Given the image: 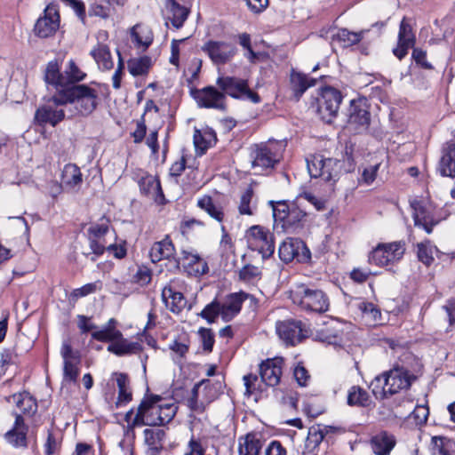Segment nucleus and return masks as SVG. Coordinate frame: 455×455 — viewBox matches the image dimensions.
Here are the masks:
<instances>
[{
    "label": "nucleus",
    "instance_id": "1",
    "mask_svg": "<svg viewBox=\"0 0 455 455\" xmlns=\"http://www.w3.org/2000/svg\"><path fill=\"white\" fill-rule=\"evenodd\" d=\"M178 407L173 403H163L158 397L141 401L134 414L133 409L126 412L124 419L128 427L141 426H164L176 415Z\"/></svg>",
    "mask_w": 455,
    "mask_h": 455
},
{
    "label": "nucleus",
    "instance_id": "2",
    "mask_svg": "<svg viewBox=\"0 0 455 455\" xmlns=\"http://www.w3.org/2000/svg\"><path fill=\"white\" fill-rule=\"evenodd\" d=\"M290 298L293 304L306 312L323 314L330 307V299L325 291L312 284H296L291 290Z\"/></svg>",
    "mask_w": 455,
    "mask_h": 455
},
{
    "label": "nucleus",
    "instance_id": "3",
    "mask_svg": "<svg viewBox=\"0 0 455 455\" xmlns=\"http://www.w3.org/2000/svg\"><path fill=\"white\" fill-rule=\"evenodd\" d=\"M273 217L276 226L281 225L283 231L295 233L303 228L307 212L300 209L299 203L287 204L285 201L270 202Z\"/></svg>",
    "mask_w": 455,
    "mask_h": 455
},
{
    "label": "nucleus",
    "instance_id": "4",
    "mask_svg": "<svg viewBox=\"0 0 455 455\" xmlns=\"http://www.w3.org/2000/svg\"><path fill=\"white\" fill-rule=\"evenodd\" d=\"M62 93L61 99L75 108L72 116H89L97 107V92L85 84L73 85L62 90Z\"/></svg>",
    "mask_w": 455,
    "mask_h": 455
},
{
    "label": "nucleus",
    "instance_id": "5",
    "mask_svg": "<svg viewBox=\"0 0 455 455\" xmlns=\"http://www.w3.org/2000/svg\"><path fill=\"white\" fill-rule=\"evenodd\" d=\"M217 396L218 392L215 387L210 380L203 379L193 387L189 395L186 398V404L192 414H203Z\"/></svg>",
    "mask_w": 455,
    "mask_h": 455
},
{
    "label": "nucleus",
    "instance_id": "6",
    "mask_svg": "<svg viewBox=\"0 0 455 455\" xmlns=\"http://www.w3.org/2000/svg\"><path fill=\"white\" fill-rule=\"evenodd\" d=\"M248 247L257 251L263 259L271 257L275 252V239L273 233L263 226L251 227L245 233Z\"/></svg>",
    "mask_w": 455,
    "mask_h": 455
},
{
    "label": "nucleus",
    "instance_id": "7",
    "mask_svg": "<svg viewBox=\"0 0 455 455\" xmlns=\"http://www.w3.org/2000/svg\"><path fill=\"white\" fill-rule=\"evenodd\" d=\"M216 84L224 94L232 98L248 100L253 103L260 101L259 94L249 88L248 82L245 79L235 76H220Z\"/></svg>",
    "mask_w": 455,
    "mask_h": 455
},
{
    "label": "nucleus",
    "instance_id": "8",
    "mask_svg": "<svg viewBox=\"0 0 455 455\" xmlns=\"http://www.w3.org/2000/svg\"><path fill=\"white\" fill-rule=\"evenodd\" d=\"M412 209L414 225L423 228L427 234H431L433 228L445 217L438 214L437 210L431 204L413 199L410 203Z\"/></svg>",
    "mask_w": 455,
    "mask_h": 455
},
{
    "label": "nucleus",
    "instance_id": "9",
    "mask_svg": "<svg viewBox=\"0 0 455 455\" xmlns=\"http://www.w3.org/2000/svg\"><path fill=\"white\" fill-rule=\"evenodd\" d=\"M405 250V243L401 241L379 243L371 252L369 261L379 267L392 265L403 257Z\"/></svg>",
    "mask_w": 455,
    "mask_h": 455
},
{
    "label": "nucleus",
    "instance_id": "10",
    "mask_svg": "<svg viewBox=\"0 0 455 455\" xmlns=\"http://www.w3.org/2000/svg\"><path fill=\"white\" fill-rule=\"evenodd\" d=\"M307 166L311 178H320L323 181H335L340 170V162L334 158H323L314 156L307 160Z\"/></svg>",
    "mask_w": 455,
    "mask_h": 455
},
{
    "label": "nucleus",
    "instance_id": "11",
    "mask_svg": "<svg viewBox=\"0 0 455 455\" xmlns=\"http://www.w3.org/2000/svg\"><path fill=\"white\" fill-rule=\"evenodd\" d=\"M62 97L60 91L36 110L35 117L40 124L55 126L65 118V112L60 107L67 104L65 100H60Z\"/></svg>",
    "mask_w": 455,
    "mask_h": 455
},
{
    "label": "nucleus",
    "instance_id": "12",
    "mask_svg": "<svg viewBox=\"0 0 455 455\" xmlns=\"http://www.w3.org/2000/svg\"><path fill=\"white\" fill-rule=\"evenodd\" d=\"M341 101L342 95L339 91L331 86L323 88L317 100V110L322 119L331 123L338 114Z\"/></svg>",
    "mask_w": 455,
    "mask_h": 455
},
{
    "label": "nucleus",
    "instance_id": "13",
    "mask_svg": "<svg viewBox=\"0 0 455 455\" xmlns=\"http://www.w3.org/2000/svg\"><path fill=\"white\" fill-rule=\"evenodd\" d=\"M60 355L63 359V381L76 383L80 374V352L74 350L68 340H64L60 348Z\"/></svg>",
    "mask_w": 455,
    "mask_h": 455
},
{
    "label": "nucleus",
    "instance_id": "14",
    "mask_svg": "<svg viewBox=\"0 0 455 455\" xmlns=\"http://www.w3.org/2000/svg\"><path fill=\"white\" fill-rule=\"evenodd\" d=\"M205 52L215 65H225L228 63L236 53L234 44L225 41L208 40L202 46Z\"/></svg>",
    "mask_w": 455,
    "mask_h": 455
},
{
    "label": "nucleus",
    "instance_id": "15",
    "mask_svg": "<svg viewBox=\"0 0 455 455\" xmlns=\"http://www.w3.org/2000/svg\"><path fill=\"white\" fill-rule=\"evenodd\" d=\"M279 257L283 262H291L297 259L299 262H306L310 259L311 253L303 241L296 238H287L278 250Z\"/></svg>",
    "mask_w": 455,
    "mask_h": 455
},
{
    "label": "nucleus",
    "instance_id": "16",
    "mask_svg": "<svg viewBox=\"0 0 455 455\" xmlns=\"http://www.w3.org/2000/svg\"><path fill=\"white\" fill-rule=\"evenodd\" d=\"M386 390L389 395L407 389L411 385L414 377L404 368L396 367L383 373Z\"/></svg>",
    "mask_w": 455,
    "mask_h": 455
},
{
    "label": "nucleus",
    "instance_id": "17",
    "mask_svg": "<svg viewBox=\"0 0 455 455\" xmlns=\"http://www.w3.org/2000/svg\"><path fill=\"white\" fill-rule=\"evenodd\" d=\"M348 125L356 132L367 130L370 124V113L364 100H353L348 109Z\"/></svg>",
    "mask_w": 455,
    "mask_h": 455
},
{
    "label": "nucleus",
    "instance_id": "18",
    "mask_svg": "<svg viewBox=\"0 0 455 455\" xmlns=\"http://www.w3.org/2000/svg\"><path fill=\"white\" fill-rule=\"evenodd\" d=\"M60 26V15L55 6L48 5L34 28L35 34L42 38L52 36Z\"/></svg>",
    "mask_w": 455,
    "mask_h": 455
},
{
    "label": "nucleus",
    "instance_id": "19",
    "mask_svg": "<svg viewBox=\"0 0 455 455\" xmlns=\"http://www.w3.org/2000/svg\"><path fill=\"white\" fill-rule=\"evenodd\" d=\"M198 106L206 108L225 109L226 96L213 86H206L192 92Z\"/></svg>",
    "mask_w": 455,
    "mask_h": 455
},
{
    "label": "nucleus",
    "instance_id": "20",
    "mask_svg": "<svg viewBox=\"0 0 455 455\" xmlns=\"http://www.w3.org/2000/svg\"><path fill=\"white\" fill-rule=\"evenodd\" d=\"M149 257L154 263L166 259L175 268L180 267V259L176 258V250L169 235L153 243L149 251Z\"/></svg>",
    "mask_w": 455,
    "mask_h": 455
},
{
    "label": "nucleus",
    "instance_id": "21",
    "mask_svg": "<svg viewBox=\"0 0 455 455\" xmlns=\"http://www.w3.org/2000/svg\"><path fill=\"white\" fill-rule=\"evenodd\" d=\"M108 36L107 31H99L97 34L98 43L90 52L91 56L96 61L98 67L103 70H110L114 67L109 46L104 43V41L108 39Z\"/></svg>",
    "mask_w": 455,
    "mask_h": 455
},
{
    "label": "nucleus",
    "instance_id": "22",
    "mask_svg": "<svg viewBox=\"0 0 455 455\" xmlns=\"http://www.w3.org/2000/svg\"><path fill=\"white\" fill-rule=\"evenodd\" d=\"M28 431V423L21 414L15 413V420L12 427L8 430L4 438L10 445L15 448H27L28 439L27 435Z\"/></svg>",
    "mask_w": 455,
    "mask_h": 455
},
{
    "label": "nucleus",
    "instance_id": "23",
    "mask_svg": "<svg viewBox=\"0 0 455 455\" xmlns=\"http://www.w3.org/2000/svg\"><path fill=\"white\" fill-rule=\"evenodd\" d=\"M416 43V36L411 24L403 18L399 26L397 45L393 49L394 55L398 60H403L408 53L410 48H413Z\"/></svg>",
    "mask_w": 455,
    "mask_h": 455
},
{
    "label": "nucleus",
    "instance_id": "24",
    "mask_svg": "<svg viewBox=\"0 0 455 455\" xmlns=\"http://www.w3.org/2000/svg\"><path fill=\"white\" fill-rule=\"evenodd\" d=\"M283 361L280 357L267 359L259 365V375L262 382L269 387L279 384L282 376Z\"/></svg>",
    "mask_w": 455,
    "mask_h": 455
},
{
    "label": "nucleus",
    "instance_id": "25",
    "mask_svg": "<svg viewBox=\"0 0 455 455\" xmlns=\"http://www.w3.org/2000/svg\"><path fill=\"white\" fill-rule=\"evenodd\" d=\"M276 332L281 339L288 345H295L304 337L302 323L295 320H286L276 323Z\"/></svg>",
    "mask_w": 455,
    "mask_h": 455
},
{
    "label": "nucleus",
    "instance_id": "26",
    "mask_svg": "<svg viewBox=\"0 0 455 455\" xmlns=\"http://www.w3.org/2000/svg\"><path fill=\"white\" fill-rule=\"evenodd\" d=\"M279 155L265 145L255 146L251 152V165L261 170L273 168L279 162Z\"/></svg>",
    "mask_w": 455,
    "mask_h": 455
},
{
    "label": "nucleus",
    "instance_id": "27",
    "mask_svg": "<svg viewBox=\"0 0 455 455\" xmlns=\"http://www.w3.org/2000/svg\"><path fill=\"white\" fill-rule=\"evenodd\" d=\"M249 297L250 295L243 291L228 295L225 300L220 303L222 319L225 322L232 320L240 312L243 302Z\"/></svg>",
    "mask_w": 455,
    "mask_h": 455
},
{
    "label": "nucleus",
    "instance_id": "28",
    "mask_svg": "<svg viewBox=\"0 0 455 455\" xmlns=\"http://www.w3.org/2000/svg\"><path fill=\"white\" fill-rule=\"evenodd\" d=\"M437 171L443 177L455 178V141L450 140L443 146Z\"/></svg>",
    "mask_w": 455,
    "mask_h": 455
},
{
    "label": "nucleus",
    "instance_id": "29",
    "mask_svg": "<svg viewBox=\"0 0 455 455\" xmlns=\"http://www.w3.org/2000/svg\"><path fill=\"white\" fill-rule=\"evenodd\" d=\"M370 444L375 455H389L396 444V438L387 431H380L371 438Z\"/></svg>",
    "mask_w": 455,
    "mask_h": 455
},
{
    "label": "nucleus",
    "instance_id": "30",
    "mask_svg": "<svg viewBox=\"0 0 455 455\" xmlns=\"http://www.w3.org/2000/svg\"><path fill=\"white\" fill-rule=\"evenodd\" d=\"M11 400L20 410L19 414L24 417L25 421L32 418L37 411L36 400L28 392L15 394L10 398ZM15 413L18 411L13 414L15 415Z\"/></svg>",
    "mask_w": 455,
    "mask_h": 455
},
{
    "label": "nucleus",
    "instance_id": "31",
    "mask_svg": "<svg viewBox=\"0 0 455 455\" xmlns=\"http://www.w3.org/2000/svg\"><path fill=\"white\" fill-rule=\"evenodd\" d=\"M162 299L166 307L174 314H179L187 305L183 294L174 291L171 286H165L162 291Z\"/></svg>",
    "mask_w": 455,
    "mask_h": 455
},
{
    "label": "nucleus",
    "instance_id": "32",
    "mask_svg": "<svg viewBox=\"0 0 455 455\" xmlns=\"http://www.w3.org/2000/svg\"><path fill=\"white\" fill-rule=\"evenodd\" d=\"M193 139L196 150L200 156L204 155L217 140L215 132L209 128L202 131L196 130Z\"/></svg>",
    "mask_w": 455,
    "mask_h": 455
},
{
    "label": "nucleus",
    "instance_id": "33",
    "mask_svg": "<svg viewBox=\"0 0 455 455\" xmlns=\"http://www.w3.org/2000/svg\"><path fill=\"white\" fill-rule=\"evenodd\" d=\"M263 443L258 434L249 433L239 439V455H259Z\"/></svg>",
    "mask_w": 455,
    "mask_h": 455
},
{
    "label": "nucleus",
    "instance_id": "34",
    "mask_svg": "<svg viewBox=\"0 0 455 455\" xmlns=\"http://www.w3.org/2000/svg\"><path fill=\"white\" fill-rule=\"evenodd\" d=\"M316 80L307 76L292 70L290 76V84L295 97L299 100L302 94L311 86H314Z\"/></svg>",
    "mask_w": 455,
    "mask_h": 455
},
{
    "label": "nucleus",
    "instance_id": "35",
    "mask_svg": "<svg viewBox=\"0 0 455 455\" xmlns=\"http://www.w3.org/2000/svg\"><path fill=\"white\" fill-rule=\"evenodd\" d=\"M83 182V174L79 167L74 164L64 166L61 173V183L68 189L80 187Z\"/></svg>",
    "mask_w": 455,
    "mask_h": 455
},
{
    "label": "nucleus",
    "instance_id": "36",
    "mask_svg": "<svg viewBox=\"0 0 455 455\" xmlns=\"http://www.w3.org/2000/svg\"><path fill=\"white\" fill-rule=\"evenodd\" d=\"M178 259H180V265L182 264L185 267H189V271L196 275H204L207 272L206 263L197 254L182 251L181 257Z\"/></svg>",
    "mask_w": 455,
    "mask_h": 455
},
{
    "label": "nucleus",
    "instance_id": "37",
    "mask_svg": "<svg viewBox=\"0 0 455 455\" xmlns=\"http://www.w3.org/2000/svg\"><path fill=\"white\" fill-rule=\"evenodd\" d=\"M166 7L169 12L168 20L172 26L176 28H181L188 16V10L175 0H166Z\"/></svg>",
    "mask_w": 455,
    "mask_h": 455
},
{
    "label": "nucleus",
    "instance_id": "38",
    "mask_svg": "<svg viewBox=\"0 0 455 455\" xmlns=\"http://www.w3.org/2000/svg\"><path fill=\"white\" fill-rule=\"evenodd\" d=\"M44 79L47 84L53 85L60 92L65 90L64 73L60 72V67L56 60L47 64Z\"/></svg>",
    "mask_w": 455,
    "mask_h": 455
},
{
    "label": "nucleus",
    "instance_id": "39",
    "mask_svg": "<svg viewBox=\"0 0 455 455\" xmlns=\"http://www.w3.org/2000/svg\"><path fill=\"white\" fill-rule=\"evenodd\" d=\"M116 321L114 318L109 319L108 323L101 330L92 333V339L102 342H113L122 337V333L116 328Z\"/></svg>",
    "mask_w": 455,
    "mask_h": 455
},
{
    "label": "nucleus",
    "instance_id": "40",
    "mask_svg": "<svg viewBox=\"0 0 455 455\" xmlns=\"http://www.w3.org/2000/svg\"><path fill=\"white\" fill-rule=\"evenodd\" d=\"M131 36L133 42L139 46L147 49L153 42V32L148 26L136 24L131 30Z\"/></svg>",
    "mask_w": 455,
    "mask_h": 455
},
{
    "label": "nucleus",
    "instance_id": "41",
    "mask_svg": "<svg viewBox=\"0 0 455 455\" xmlns=\"http://www.w3.org/2000/svg\"><path fill=\"white\" fill-rule=\"evenodd\" d=\"M197 206L217 221L221 222L223 220L224 212L221 205L218 202H215L211 196H204L198 199Z\"/></svg>",
    "mask_w": 455,
    "mask_h": 455
},
{
    "label": "nucleus",
    "instance_id": "42",
    "mask_svg": "<svg viewBox=\"0 0 455 455\" xmlns=\"http://www.w3.org/2000/svg\"><path fill=\"white\" fill-rule=\"evenodd\" d=\"M417 248V256L419 260L427 267L434 262V254L435 253V255L439 257V254L441 253L439 250L428 240L418 243Z\"/></svg>",
    "mask_w": 455,
    "mask_h": 455
},
{
    "label": "nucleus",
    "instance_id": "43",
    "mask_svg": "<svg viewBox=\"0 0 455 455\" xmlns=\"http://www.w3.org/2000/svg\"><path fill=\"white\" fill-rule=\"evenodd\" d=\"M371 403L368 393L358 386H353L347 393V404L350 406L366 407Z\"/></svg>",
    "mask_w": 455,
    "mask_h": 455
},
{
    "label": "nucleus",
    "instance_id": "44",
    "mask_svg": "<svg viewBox=\"0 0 455 455\" xmlns=\"http://www.w3.org/2000/svg\"><path fill=\"white\" fill-rule=\"evenodd\" d=\"M138 343H130L128 340L123 339V336L118 339L114 340L108 347V350L116 355H124L135 353L139 349Z\"/></svg>",
    "mask_w": 455,
    "mask_h": 455
},
{
    "label": "nucleus",
    "instance_id": "45",
    "mask_svg": "<svg viewBox=\"0 0 455 455\" xmlns=\"http://www.w3.org/2000/svg\"><path fill=\"white\" fill-rule=\"evenodd\" d=\"M86 74L83 72L74 62L70 60L64 71L65 89L73 86L74 84L84 79Z\"/></svg>",
    "mask_w": 455,
    "mask_h": 455
},
{
    "label": "nucleus",
    "instance_id": "46",
    "mask_svg": "<svg viewBox=\"0 0 455 455\" xmlns=\"http://www.w3.org/2000/svg\"><path fill=\"white\" fill-rule=\"evenodd\" d=\"M151 65V59L148 56L135 58L128 61V70L133 76H143L148 73Z\"/></svg>",
    "mask_w": 455,
    "mask_h": 455
},
{
    "label": "nucleus",
    "instance_id": "47",
    "mask_svg": "<svg viewBox=\"0 0 455 455\" xmlns=\"http://www.w3.org/2000/svg\"><path fill=\"white\" fill-rule=\"evenodd\" d=\"M433 455H453L454 443L447 438L434 436L431 440Z\"/></svg>",
    "mask_w": 455,
    "mask_h": 455
},
{
    "label": "nucleus",
    "instance_id": "48",
    "mask_svg": "<svg viewBox=\"0 0 455 455\" xmlns=\"http://www.w3.org/2000/svg\"><path fill=\"white\" fill-rule=\"evenodd\" d=\"M358 309L362 312L363 318L370 324H376L380 320V310L371 302L362 301L358 303Z\"/></svg>",
    "mask_w": 455,
    "mask_h": 455
},
{
    "label": "nucleus",
    "instance_id": "49",
    "mask_svg": "<svg viewBox=\"0 0 455 455\" xmlns=\"http://www.w3.org/2000/svg\"><path fill=\"white\" fill-rule=\"evenodd\" d=\"M147 445L154 451H159L162 449V441L164 437V431L161 429L146 428L143 432Z\"/></svg>",
    "mask_w": 455,
    "mask_h": 455
},
{
    "label": "nucleus",
    "instance_id": "50",
    "mask_svg": "<svg viewBox=\"0 0 455 455\" xmlns=\"http://www.w3.org/2000/svg\"><path fill=\"white\" fill-rule=\"evenodd\" d=\"M363 33V31L352 32L347 28H341L338 30L335 37L343 44L344 47H348L358 44L362 40Z\"/></svg>",
    "mask_w": 455,
    "mask_h": 455
},
{
    "label": "nucleus",
    "instance_id": "51",
    "mask_svg": "<svg viewBox=\"0 0 455 455\" xmlns=\"http://www.w3.org/2000/svg\"><path fill=\"white\" fill-rule=\"evenodd\" d=\"M327 428L328 427H321L320 426L310 427L307 437V445L312 448L317 447L328 433Z\"/></svg>",
    "mask_w": 455,
    "mask_h": 455
},
{
    "label": "nucleus",
    "instance_id": "52",
    "mask_svg": "<svg viewBox=\"0 0 455 455\" xmlns=\"http://www.w3.org/2000/svg\"><path fill=\"white\" fill-rule=\"evenodd\" d=\"M220 315L222 316V310L220 307V302L217 299H214L210 304L206 305L199 314V315L205 319L208 323H214Z\"/></svg>",
    "mask_w": 455,
    "mask_h": 455
},
{
    "label": "nucleus",
    "instance_id": "53",
    "mask_svg": "<svg viewBox=\"0 0 455 455\" xmlns=\"http://www.w3.org/2000/svg\"><path fill=\"white\" fill-rule=\"evenodd\" d=\"M100 282L86 283L80 288L73 290L70 293L69 299L73 301H76L79 298H83L89 294L94 293L96 291L100 290Z\"/></svg>",
    "mask_w": 455,
    "mask_h": 455
},
{
    "label": "nucleus",
    "instance_id": "54",
    "mask_svg": "<svg viewBox=\"0 0 455 455\" xmlns=\"http://www.w3.org/2000/svg\"><path fill=\"white\" fill-rule=\"evenodd\" d=\"M109 220L101 219L100 223H93L88 228L89 238L101 239L108 232Z\"/></svg>",
    "mask_w": 455,
    "mask_h": 455
},
{
    "label": "nucleus",
    "instance_id": "55",
    "mask_svg": "<svg viewBox=\"0 0 455 455\" xmlns=\"http://www.w3.org/2000/svg\"><path fill=\"white\" fill-rule=\"evenodd\" d=\"M261 272L258 267L246 265L239 271L240 280L251 283L260 278Z\"/></svg>",
    "mask_w": 455,
    "mask_h": 455
},
{
    "label": "nucleus",
    "instance_id": "56",
    "mask_svg": "<svg viewBox=\"0 0 455 455\" xmlns=\"http://www.w3.org/2000/svg\"><path fill=\"white\" fill-rule=\"evenodd\" d=\"M370 387L377 399H384L389 395L386 390L384 374L375 377L371 382Z\"/></svg>",
    "mask_w": 455,
    "mask_h": 455
},
{
    "label": "nucleus",
    "instance_id": "57",
    "mask_svg": "<svg viewBox=\"0 0 455 455\" xmlns=\"http://www.w3.org/2000/svg\"><path fill=\"white\" fill-rule=\"evenodd\" d=\"M61 447V440L52 432L49 431L44 443L45 455H56Z\"/></svg>",
    "mask_w": 455,
    "mask_h": 455
},
{
    "label": "nucleus",
    "instance_id": "58",
    "mask_svg": "<svg viewBox=\"0 0 455 455\" xmlns=\"http://www.w3.org/2000/svg\"><path fill=\"white\" fill-rule=\"evenodd\" d=\"M253 192L252 189L248 188L240 198V204L238 206V210L240 214L242 215H252L253 211L251 207V201L252 199Z\"/></svg>",
    "mask_w": 455,
    "mask_h": 455
},
{
    "label": "nucleus",
    "instance_id": "59",
    "mask_svg": "<svg viewBox=\"0 0 455 455\" xmlns=\"http://www.w3.org/2000/svg\"><path fill=\"white\" fill-rule=\"evenodd\" d=\"M199 335L203 343V347L205 351L211 352L214 344V334L212 330L206 328H201L199 330Z\"/></svg>",
    "mask_w": 455,
    "mask_h": 455
},
{
    "label": "nucleus",
    "instance_id": "60",
    "mask_svg": "<svg viewBox=\"0 0 455 455\" xmlns=\"http://www.w3.org/2000/svg\"><path fill=\"white\" fill-rule=\"evenodd\" d=\"M379 168V164L371 165V166L365 168L363 171L362 178H361L360 181L366 185H371L375 180V179L377 177Z\"/></svg>",
    "mask_w": 455,
    "mask_h": 455
},
{
    "label": "nucleus",
    "instance_id": "61",
    "mask_svg": "<svg viewBox=\"0 0 455 455\" xmlns=\"http://www.w3.org/2000/svg\"><path fill=\"white\" fill-rule=\"evenodd\" d=\"M293 376L297 383L301 387H306L310 379L307 371L300 364L295 367Z\"/></svg>",
    "mask_w": 455,
    "mask_h": 455
},
{
    "label": "nucleus",
    "instance_id": "62",
    "mask_svg": "<svg viewBox=\"0 0 455 455\" xmlns=\"http://www.w3.org/2000/svg\"><path fill=\"white\" fill-rule=\"evenodd\" d=\"M304 199L307 200L308 203L313 204L316 210L320 211L324 208V201L322 199L316 197L315 195H313L310 192H303L297 197V202L299 204V202Z\"/></svg>",
    "mask_w": 455,
    "mask_h": 455
},
{
    "label": "nucleus",
    "instance_id": "63",
    "mask_svg": "<svg viewBox=\"0 0 455 455\" xmlns=\"http://www.w3.org/2000/svg\"><path fill=\"white\" fill-rule=\"evenodd\" d=\"M134 281L140 285H146L151 281V271L147 267H140L134 275Z\"/></svg>",
    "mask_w": 455,
    "mask_h": 455
},
{
    "label": "nucleus",
    "instance_id": "64",
    "mask_svg": "<svg viewBox=\"0 0 455 455\" xmlns=\"http://www.w3.org/2000/svg\"><path fill=\"white\" fill-rule=\"evenodd\" d=\"M188 451L185 455H204L205 449L203 447L200 441L191 438L188 445Z\"/></svg>",
    "mask_w": 455,
    "mask_h": 455
}]
</instances>
